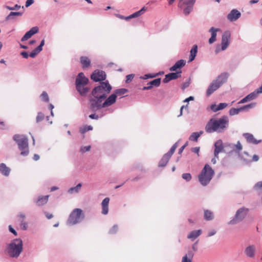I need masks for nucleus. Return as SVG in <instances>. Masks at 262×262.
<instances>
[{"instance_id":"f257e3e1","label":"nucleus","mask_w":262,"mask_h":262,"mask_svg":"<svg viewBox=\"0 0 262 262\" xmlns=\"http://www.w3.org/2000/svg\"><path fill=\"white\" fill-rule=\"evenodd\" d=\"M112 86L108 81L102 82L100 85L95 87L92 92L93 98L90 99L91 108L93 111H95L93 105L95 102H102L106 99L107 95L110 93Z\"/></svg>"},{"instance_id":"f03ea898","label":"nucleus","mask_w":262,"mask_h":262,"mask_svg":"<svg viewBox=\"0 0 262 262\" xmlns=\"http://www.w3.org/2000/svg\"><path fill=\"white\" fill-rule=\"evenodd\" d=\"M229 125L228 117L223 116L219 119L212 118L207 123L205 131L208 133H221L224 131Z\"/></svg>"},{"instance_id":"7ed1b4c3","label":"nucleus","mask_w":262,"mask_h":262,"mask_svg":"<svg viewBox=\"0 0 262 262\" xmlns=\"http://www.w3.org/2000/svg\"><path fill=\"white\" fill-rule=\"evenodd\" d=\"M7 252L11 257L17 258L23 251V242L20 238L14 239L8 245Z\"/></svg>"},{"instance_id":"20e7f679","label":"nucleus","mask_w":262,"mask_h":262,"mask_svg":"<svg viewBox=\"0 0 262 262\" xmlns=\"http://www.w3.org/2000/svg\"><path fill=\"white\" fill-rule=\"evenodd\" d=\"M214 174V170L208 164H206L198 176L199 181L202 185L206 186L210 182Z\"/></svg>"},{"instance_id":"39448f33","label":"nucleus","mask_w":262,"mask_h":262,"mask_svg":"<svg viewBox=\"0 0 262 262\" xmlns=\"http://www.w3.org/2000/svg\"><path fill=\"white\" fill-rule=\"evenodd\" d=\"M88 82L89 79L83 73L78 74L75 83L76 89L81 95H85L89 91V89L86 86Z\"/></svg>"},{"instance_id":"423d86ee","label":"nucleus","mask_w":262,"mask_h":262,"mask_svg":"<svg viewBox=\"0 0 262 262\" xmlns=\"http://www.w3.org/2000/svg\"><path fill=\"white\" fill-rule=\"evenodd\" d=\"M13 139L17 143L19 150L21 151V155L27 156L29 152L27 138L23 135H15Z\"/></svg>"},{"instance_id":"0eeeda50","label":"nucleus","mask_w":262,"mask_h":262,"mask_svg":"<svg viewBox=\"0 0 262 262\" xmlns=\"http://www.w3.org/2000/svg\"><path fill=\"white\" fill-rule=\"evenodd\" d=\"M84 217L82 210L79 208L74 209L69 215L67 221L69 225H74L80 222Z\"/></svg>"},{"instance_id":"6e6552de","label":"nucleus","mask_w":262,"mask_h":262,"mask_svg":"<svg viewBox=\"0 0 262 262\" xmlns=\"http://www.w3.org/2000/svg\"><path fill=\"white\" fill-rule=\"evenodd\" d=\"M116 100V94H112L110 95L104 102L98 101V102H95L93 104L95 108V111L100 110L102 107H105L109 106H111L113 104H114Z\"/></svg>"},{"instance_id":"1a4fd4ad","label":"nucleus","mask_w":262,"mask_h":262,"mask_svg":"<svg viewBox=\"0 0 262 262\" xmlns=\"http://www.w3.org/2000/svg\"><path fill=\"white\" fill-rule=\"evenodd\" d=\"M248 212V209L244 208H240L236 211L235 217L231 220L229 224L234 225L242 221L246 216Z\"/></svg>"},{"instance_id":"9d476101","label":"nucleus","mask_w":262,"mask_h":262,"mask_svg":"<svg viewBox=\"0 0 262 262\" xmlns=\"http://www.w3.org/2000/svg\"><path fill=\"white\" fill-rule=\"evenodd\" d=\"M91 78L95 82L101 81L105 80L106 74L103 71L96 70L92 73Z\"/></svg>"},{"instance_id":"9b49d317","label":"nucleus","mask_w":262,"mask_h":262,"mask_svg":"<svg viewBox=\"0 0 262 262\" xmlns=\"http://www.w3.org/2000/svg\"><path fill=\"white\" fill-rule=\"evenodd\" d=\"M231 34L229 31H226L224 33L222 38V50H226L229 45Z\"/></svg>"},{"instance_id":"f8f14e48","label":"nucleus","mask_w":262,"mask_h":262,"mask_svg":"<svg viewBox=\"0 0 262 262\" xmlns=\"http://www.w3.org/2000/svg\"><path fill=\"white\" fill-rule=\"evenodd\" d=\"M241 16V13L238 10L233 9L228 14L227 18L230 21H234L238 19Z\"/></svg>"},{"instance_id":"ddd939ff","label":"nucleus","mask_w":262,"mask_h":262,"mask_svg":"<svg viewBox=\"0 0 262 262\" xmlns=\"http://www.w3.org/2000/svg\"><path fill=\"white\" fill-rule=\"evenodd\" d=\"M181 72L177 73H170L166 75L165 78L163 80V82L164 83H166L171 80L178 78L179 77H181Z\"/></svg>"},{"instance_id":"4468645a","label":"nucleus","mask_w":262,"mask_h":262,"mask_svg":"<svg viewBox=\"0 0 262 262\" xmlns=\"http://www.w3.org/2000/svg\"><path fill=\"white\" fill-rule=\"evenodd\" d=\"M221 86L217 84L214 80H213L211 84L209 85L207 91L206 95L207 96H209L214 91L217 90Z\"/></svg>"},{"instance_id":"2eb2a0df","label":"nucleus","mask_w":262,"mask_h":262,"mask_svg":"<svg viewBox=\"0 0 262 262\" xmlns=\"http://www.w3.org/2000/svg\"><path fill=\"white\" fill-rule=\"evenodd\" d=\"M38 31V28L37 27L32 28L29 31H28L21 38V40L22 41L28 40L31 38L32 35L37 33Z\"/></svg>"},{"instance_id":"dca6fc26","label":"nucleus","mask_w":262,"mask_h":262,"mask_svg":"<svg viewBox=\"0 0 262 262\" xmlns=\"http://www.w3.org/2000/svg\"><path fill=\"white\" fill-rule=\"evenodd\" d=\"M38 31V28L37 27L32 28L29 31H28L21 38V40L22 41L28 40L31 38L32 35L37 33Z\"/></svg>"},{"instance_id":"f3484780","label":"nucleus","mask_w":262,"mask_h":262,"mask_svg":"<svg viewBox=\"0 0 262 262\" xmlns=\"http://www.w3.org/2000/svg\"><path fill=\"white\" fill-rule=\"evenodd\" d=\"M258 94H259L257 93V91L256 90L255 91H254L253 92L249 94L247 96H246L245 98L242 99L238 102V103H245L246 102L252 100L254 99L255 98H256L257 97Z\"/></svg>"},{"instance_id":"a211bd4d","label":"nucleus","mask_w":262,"mask_h":262,"mask_svg":"<svg viewBox=\"0 0 262 262\" xmlns=\"http://www.w3.org/2000/svg\"><path fill=\"white\" fill-rule=\"evenodd\" d=\"M228 74L227 73H223L217 76L214 81L220 86L225 83L228 79Z\"/></svg>"},{"instance_id":"6ab92c4d","label":"nucleus","mask_w":262,"mask_h":262,"mask_svg":"<svg viewBox=\"0 0 262 262\" xmlns=\"http://www.w3.org/2000/svg\"><path fill=\"white\" fill-rule=\"evenodd\" d=\"M215 149L214 151V157L218 158V155L223 150V146L221 140L217 141L214 144Z\"/></svg>"},{"instance_id":"aec40b11","label":"nucleus","mask_w":262,"mask_h":262,"mask_svg":"<svg viewBox=\"0 0 262 262\" xmlns=\"http://www.w3.org/2000/svg\"><path fill=\"white\" fill-rule=\"evenodd\" d=\"M110 202V199L105 198L101 203L102 206V213L103 214H107L108 212V204Z\"/></svg>"},{"instance_id":"412c9836","label":"nucleus","mask_w":262,"mask_h":262,"mask_svg":"<svg viewBox=\"0 0 262 262\" xmlns=\"http://www.w3.org/2000/svg\"><path fill=\"white\" fill-rule=\"evenodd\" d=\"M243 136L248 143L257 144L261 142V140H257L255 139L254 136L251 134L245 133L243 134Z\"/></svg>"},{"instance_id":"4be33fe9","label":"nucleus","mask_w":262,"mask_h":262,"mask_svg":"<svg viewBox=\"0 0 262 262\" xmlns=\"http://www.w3.org/2000/svg\"><path fill=\"white\" fill-rule=\"evenodd\" d=\"M186 64L185 60L183 59H181L178 60L176 62V63L170 68V71H177L179 69H181L182 67H184Z\"/></svg>"},{"instance_id":"5701e85b","label":"nucleus","mask_w":262,"mask_h":262,"mask_svg":"<svg viewBox=\"0 0 262 262\" xmlns=\"http://www.w3.org/2000/svg\"><path fill=\"white\" fill-rule=\"evenodd\" d=\"M194 254L190 251L185 254L182 258L181 262H192Z\"/></svg>"},{"instance_id":"b1692460","label":"nucleus","mask_w":262,"mask_h":262,"mask_svg":"<svg viewBox=\"0 0 262 262\" xmlns=\"http://www.w3.org/2000/svg\"><path fill=\"white\" fill-rule=\"evenodd\" d=\"M255 246L253 245H251L249 246L246 248L245 252L247 256L249 257H253L255 254Z\"/></svg>"},{"instance_id":"393cba45","label":"nucleus","mask_w":262,"mask_h":262,"mask_svg":"<svg viewBox=\"0 0 262 262\" xmlns=\"http://www.w3.org/2000/svg\"><path fill=\"white\" fill-rule=\"evenodd\" d=\"M80 63L83 69L88 68L91 66V60L86 56H81L80 57Z\"/></svg>"},{"instance_id":"a878e982","label":"nucleus","mask_w":262,"mask_h":262,"mask_svg":"<svg viewBox=\"0 0 262 262\" xmlns=\"http://www.w3.org/2000/svg\"><path fill=\"white\" fill-rule=\"evenodd\" d=\"M198 52V46L197 45H194L192 48L191 49L190 51V56L189 59V62L192 61L194 59L196 55Z\"/></svg>"},{"instance_id":"bb28decb","label":"nucleus","mask_w":262,"mask_h":262,"mask_svg":"<svg viewBox=\"0 0 262 262\" xmlns=\"http://www.w3.org/2000/svg\"><path fill=\"white\" fill-rule=\"evenodd\" d=\"M0 172L4 176H8L10 172V169L5 164H0Z\"/></svg>"},{"instance_id":"cd10ccee","label":"nucleus","mask_w":262,"mask_h":262,"mask_svg":"<svg viewBox=\"0 0 262 262\" xmlns=\"http://www.w3.org/2000/svg\"><path fill=\"white\" fill-rule=\"evenodd\" d=\"M170 157L166 154H165L159 163V166L164 167L168 163Z\"/></svg>"},{"instance_id":"c85d7f7f","label":"nucleus","mask_w":262,"mask_h":262,"mask_svg":"<svg viewBox=\"0 0 262 262\" xmlns=\"http://www.w3.org/2000/svg\"><path fill=\"white\" fill-rule=\"evenodd\" d=\"M25 215L22 213L18 216V221L20 223L21 227L24 230L27 228V223L24 222Z\"/></svg>"},{"instance_id":"c756f323","label":"nucleus","mask_w":262,"mask_h":262,"mask_svg":"<svg viewBox=\"0 0 262 262\" xmlns=\"http://www.w3.org/2000/svg\"><path fill=\"white\" fill-rule=\"evenodd\" d=\"M49 196V195H45L39 197L36 202L37 205L40 206L46 204L48 201Z\"/></svg>"},{"instance_id":"7c9ffc66","label":"nucleus","mask_w":262,"mask_h":262,"mask_svg":"<svg viewBox=\"0 0 262 262\" xmlns=\"http://www.w3.org/2000/svg\"><path fill=\"white\" fill-rule=\"evenodd\" d=\"M202 233L201 230H193L187 236L188 238L194 239L197 238Z\"/></svg>"},{"instance_id":"2f4dec72","label":"nucleus","mask_w":262,"mask_h":262,"mask_svg":"<svg viewBox=\"0 0 262 262\" xmlns=\"http://www.w3.org/2000/svg\"><path fill=\"white\" fill-rule=\"evenodd\" d=\"M218 31L217 29L212 27L210 29V32L211 33V37L209 39V43H212L216 40V32Z\"/></svg>"},{"instance_id":"473e14b6","label":"nucleus","mask_w":262,"mask_h":262,"mask_svg":"<svg viewBox=\"0 0 262 262\" xmlns=\"http://www.w3.org/2000/svg\"><path fill=\"white\" fill-rule=\"evenodd\" d=\"M195 0H181L179 3V6L180 7H183V6H193Z\"/></svg>"},{"instance_id":"72a5a7b5","label":"nucleus","mask_w":262,"mask_h":262,"mask_svg":"<svg viewBox=\"0 0 262 262\" xmlns=\"http://www.w3.org/2000/svg\"><path fill=\"white\" fill-rule=\"evenodd\" d=\"M146 10H147V9L145 8V7H144L139 11L136 12L134 13L133 14H132V15H130V16H129L127 17V18H132L137 17L141 15L142 14H143L146 11Z\"/></svg>"},{"instance_id":"f704fd0d","label":"nucleus","mask_w":262,"mask_h":262,"mask_svg":"<svg viewBox=\"0 0 262 262\" xmlns=\"http://www.w3.org/2000/svg\"><path fill=\"white\" fill-rule=\"evenodd\" d=\"M204 219L206 221H210L213 219L214 215L212 211L209 210H204Z\"/></svg>"},{"instance_id":"c9c22d12","label":"nucleus","mask_w":262,"mask_h":262,"mask_svg":"<svg viewBox=\"0 0 262 262\" xmlns=\"http://www.w3.org/2000/svg\"><path fill=\"white\" fill-rule=\"evenodd\" d=\"M203 133V131H200V132L193 133L189 137V139L190 141H197L198 138L201 136V135Z\"/></svg>"},{"instance_id":"e433bc0d","label":"nucleus","mask_w":262,"mask_h":262,"mask_svg":"<svg viewBox=\"0 0 262 262\" xmlns=\"http://www.w3.org/2000/svg\"><path fill=\"white\" fill-rule=\"evenodd\" d=\"M127 92L128 90L126 89H120L116 90L114 94H116V96H118L122 97Z\"/></svg>"},{"instance_id":"4c0bfd02","label":"nucleus","mask_w":262,"mask_h":262,"mask_svg":"<svg viewBox=\"0 0 262 262\" xmlns=\"http://www.w3.org/2000/svg\"><path fill=\"white\" fill-rule=\"evenodd\" d=\"M233 150L236 152H239L243 149V146L239 141L232 146Z\"/></svg>"},{"instance_id":"58836bf2","label":"nucleus","mask_w":262,"mask_h":262,"mask_svg":"<svg viewBox=\"0 0 262 262\" xmlns=\"http://www.w3.org/2000/svg\"><path fill=\"white\" fill-rule=\"evenodd\" d=\"M182 9H183V12L184 13L185 15H188L190 12L192 11V8H193V6H183V7H181Z\"/></svg>"},{"instance_id":"ea45409f","label":"nucleus","mask_w":262,"mask_h":262,"mask_svg":"<svg viewBox=\"0 0 262 262\" xmlns=\"http://www.w3.org/2000/svg\"><path fill=\"white\" fill-rule=\"evenodd\" d=\"M82 185L80 183L78 184L76 187H72L69 190V192L72 193L73 192H78Z\"/></svg>"},{"instance_id":"a19ab883","label":"nucleus","mask_w":262,"mask_h":262,"mask_svg":"<svg viewBox=\"0 0 262 262\" xmlns=\"http://www.w3.org/2000/svg\"><path fill=\"white\" fill-rule=\"evenodd\" d=\"M161 83V79L160 78H157L156 79H154L150 82H149L148 84L151 85L152 86H159L160 85Z\"/></svg>"},{"instance_id":"79ce46f5","label":"nucleus","mask_w":262,"mask_h":262,"mask_svg":"<svg viewBox=\"0 0 262 262\" xmlns=\"http://www.w3.org/2000/svg\"><path fill=\"white\" fill-rule=\"evenodd\" d=\"M93 129L92 126L85 125L82 127H80L79 129V132L81 134H84L85 132L92 130Z\"/></svg>"},{"instance_id":"37998d69","label":"nucleus","mask_w":262,"mask_h":262,"mask_svg":"<svg viewBox=\"0 0 262 262\" xmlns=\"http://www.w3.org/2000/svg\"><path fill=\"white\" fill-rule=\"evenodd\" d=\"M241 107L238 108H231L229 111V114L231 116L238 114L240 112H242Z\"/></svg>"},{"instance_id":"c03bdc74","label":"nucleus","mask_w":262,"mask_h":262,"mask_svg":"<svg viewBox=\"0 0 262 262\" xmlns=\"http://www.w3.org/2000/svg\"><path fill=\"white\" fill-rule=\"evenodd\" d=\"M22 15V13L21 12H11L10 14L7 16L6 19H12L13 16H21Z\"/></svg>"},{"instance_id":"a18cd8bd","label":"nucleus","mask_w":262,"mask_h":262,"mask_svg":"<svg viewBox=\"0 0 262 262\" xmlns=\"http://www.w3.org/2000/svg\"><path fill=\"white\" fill-rule=\"evenodd\" d=\"M241 158L243 159L244 161L246 162H249L250 160V156L246 152H244L242 155H241Z\"/></svg>"},{"instance_id":"49530a36","label":"nucleus","mask_w":262,"mask_h":262,"mask_svg":"<svg viewBox=\"0 0 262 262\" xmlns=\"http://www.w3.org/2000/svg\"><path fill=\"white\" fill-rule=\"evenodd\" d=\"M178 147V144L177 143H176L170 148V150L166 153V154L168 156H169L170 157H171V156L173 155V154L176 148Z\"/></svg>"},{"instance_id":"de8ad7c7","label":"nucleus","mask_w":262,"mask_h":262,"mask_svg":"<svg viewBox=\"0 0 262 262\" xmlns=\"http://www.w3.org/2000/svg\"><path fill=\"white\" fill-rule=\"evenodd\" d=\"M255 106V103H252L248 105H244L241 107V110L242 111L245 110H248L249 109L252 108Z\"/></svg>"},{"instance_id":"09e8293b","label":"nucleus","mask_w":262,"mask_h":262,"mask_svg":"<svg viewBox=\"0 0 262 262\" xmlns=\"http://www.w3.org/2000/svg\"><path fill=\"white\" fill-rule=\"evenodd\" d=\"M41 99L46 102H48L49 101V98L48 94L46 92H43L40 96Z\"/></svg>"},{"instance_id":"8fccbe9b","label":"nucleus","mask_w":262,"mask_h":262,"mask_svg":"<svg viewBox=\"0 0 262 262\" xmlns=\"http://www.w3.org/2000/svg\"><path fill=\"white\" fill-rule=\"evenodd\" d=\"M40 51L41 50H38V48L37 47L34 50H33L30 54L29 56L32 57H35Z\"/></svg>"},{"instance_id":"3c124183","label":"nucleus","mask_w":262,"mask_h":262,"mask_svg":"<svg viewBox=\"0 0 262 262\" xmlns=\"http://www.w3.org/2000/svg\"><path fill=\"white\" fill-rule=\"evenodd\" d=\"M44 117H45V116H44L43 114H42L41 112L38 113L37 114V116L36 118V122L38 123V122L41 121L42 120H43Z\"/></svg>"},{"instance_id":"603ef678","label":"nucleus","mask_w":262,"mask_h":262,"mask_svg":"<svg viewBox=\"0 0 262 262\" xmlns=\"http://www.w3.org/2000/svg\"><path fill=\"white\" fill-rule=\"evenodd\" d=\"M118 230V226L117 225L113 226L109 230V233L115 234L117 233Z\"/></svg>"},{"instance_id":"864d4df0","label":"nucleus","mask_w":262,"mask_h":262,"mask_svg":"<svg viewBox=\"0 0 262 262\" xmlns=\"http://www.w3.org/2000/svg\"><path fill=\"white\" fill-rule=\"evenodd\" d=\"M182 178L187 181H189L191 179V176L189 173H185L182 174Z\"/></svg>"},{"instance_id":"5fc2aeb1","label":"nucleus","mask_w":262,"mask_h":262,"mask_svg":"<svg viewBox=\"0 0 262 262\" xmlns=\"http://www.w3.org/2000/svg\"><path fill=\"white\" fill-rule=\"evenodd\" d=\"M254 188L256 190H260L262 189V181L257 182L254 186Z\"/></svg>"},{"instance_id":"6e6d98bb","label":"nucleus","mask_w":262,"mask_h":262,"mask_svg":"<svg viewBox=\"0 0 262 262\" xmlns=\"http://www.w3.org/2000/svg\"><path fill=\"white\" fill-rule=\"evenodd\" d=\"M228 104L226 103H221L218 105V110H222L227 107Z\"/></svg>"},{"instance_id":"4d7b16f0","label":"nucleus","mask_w":262,"mask_h":262,"mask_svg":"<svg viewBox=\"0 0 262 262\" xmlns=\"http://www.w3.org/2000/svg\"><path fill=\"white\" fill-rule=\"evenodd\" d=\"M134 78V75L133 74H129L126 76V82L128 83L132 81Z\"/></svg>"},{"instance_id":"13d9d810","label":"nucleus","mask_w":262,"mask_h":262,"mask_svg":"<svg viewBox=\"0 0 262 262\" xmlns=\"http://www.w3.org/2000/svg\"><path fill=\"white\" fill-rule=\"evenodd\" d=\"M90 146H83L81 148L80 150L81 152H84L85 151H89L90 150Z\"/></svg>"},{"instance_id":"bf43d9fd","label":"nucleus","mask_w":262,"mask_h":262,"mask_svg":"<svg viewBox=\"0 0 262 262\" xmlns=\"http://www.w3.org/2000/svg\"><path fill=\"white\" fill-rule=\"evenodd\" d=\"M211 109L213 111V112H217L218 111H219V110H218V105H215V104H213L211 106Z\"/></svg>"},{"instance_id":"052dcab7","label":"nucleus","mask_w":262,"mask_h":262,"mask_svg":"<svg viewBox=\"0 0 262 262\" xmlns=\"http://www.w3.org/2000/svg\"><path fill=\"white\" fill-rule=\"evenodd\" d=\"M19 8H20V6H18V5H17V4L15 5L14 6V7H9V6H7V8L9 10H17Z\"/></svg>"},{"instance_id":"680f3d73","label":"nucleus","mask_w":262,"mask_h":262,"mask_svg":"<svg viewBox=\"0 0 262 262\" xmlns=\"http://www.w3.org/2000/svg\"><path fill=\"white\" fill-rule=\"evenodd\" d=\"M89 117L92 119H98L99 118L98 115H96L95 114H93L90 115L89 116Z\"/></svg>"},{"instance_id":"e2e57ef3","label":"nucleus","mask_w":262,"mask_h":262,"mask_svg":"<svg viewBox=\"0 0 262 262\" xmlns=\"http://www.w3.org/2000/svg\"><path fill=\"white\" fill-rule=\"evenodd\" d=\"M9 231L13 233L15 236L17 235V232L12 227L11 225L9 226Z\"/></svg>"},{"instance_id":"0e129e2a","label":"nucleus","mask_w":262,"mask_h":262,"mask_svg":"<svg viewBox=\"0 0 262 262\" xmlns=\"http://www.w3.org/2000/svg\"><path fill=\"white\" fill-rule=\"evenodd\" d=\"M34 2L33 0H27L26 2V6L27 7L31 5Z\"/></svg>"},{"instance_id":"69168bd1","label":"nucleus","mask_w":262,"mask_h":262,"mask_svg":"<svg viewBox=\"0 0 262 262\" xmlns=\"http://www.w3.org/2000/svg\"><path fill=\"white\" fill-rule=\"evenodd\" d=\"M44 45H45V40H42L41 41L40 45L38 47H37L38 50L42 51V46H44Z\"/></svg>"},{"instance_id":"338daca9","label":"nucleus","mask_w":262,"mask_h":262,"mask_svg":"<svg viewBox=\"0 0 262 262\" xmlns=\"http://www.w3.org/2000/svg\"><path fill=\"white\" fill-rule=\"evenodd\" d=\"M192 151L194 152V153H196L198 155H199V151H200V148L199 147H194L193 148H192Z\"/></svg>"},{"instance_id":"774afa93","label":"nucleus","mask_w":262,"mask_h":262,"mask_svg":"<svg viewBox=\"0 0 262 262\" xmlns=\"http://www.w3.org/2000/svg\"><path fill=\"white\" fill-rule=\"evenodd\" d=\"M20 54L22 55V56L25 58H27L29 56V55L27 52L25 51L22 52Z\"/></svg>"}]
</instances>
